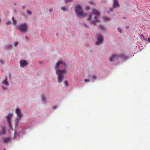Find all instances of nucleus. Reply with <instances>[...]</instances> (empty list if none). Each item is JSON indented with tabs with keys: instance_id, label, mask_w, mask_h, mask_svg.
Here are the masks:
<instances>
[{
	"instance_id": "obj_9",
	"label": "nucleus",
	"mask_w": 150,
	"mask_h": 150,
	"mask_svg": "<svg viewBox=\"0 0 150 150\" xmlns=\"http://www.w3.org/2000/svg\"><path fill=\"white\" fill-rule=\"evenodd\" d=\"M13 116V115L10 113L8 114V115L7 116L6 118L7 120V121L9 124V126L10 127V128H11L12 125L11 122V119L12 117Z\"/></svg>"
},
{
	"instance_id": "obj_22",
	"label": "nucleus",
	"mask_w": 150,
	"mask_h": 150,
	"mask_svg": "<svg viewBox=\"0 0 150 150\" xmlns=\"http://www.w3.org/2000/svg\"><path fill=\"white\" fill-rule=\"evenodd\" d=\"M117 30L120 33H121V28H117Z\"/></svg>"
},
{
	"instance_id": "obj_12",
	"label": "nucleus",
	"mask_w": 150,
	"mask_h": 150,
	"mask_svg": "<svg viewBox=\"0 0 150 150\" xmlns=\"http://www.w3.org/2000/svg\"><path fill=\"white\" fill-rule=\"evenodd\" d=\"M11 138L9 137L4 138L3 139V142L5 143H8L11 140Z\"/></svg>"
},
{
	"instance_id": "obj_26",
	"label": "nucleus",
	"mask_w": 150,
	"mask_h": 150,
	"mask_svg": "<svg viewBox=\"0 0 150 150\" xmlns=\"http://www.w3.org/2000/svg\"><path fill=\"white\" fill-rule=\"evenodd\" d=\"M18 44V42L17 41H16L14 43V45L15 46H16Z\"/></svg>"
},
{
	"instance_id": "obj_21",
	"label": "nucleus",
	"mask_w": 150,
	"mask_h": 150,
	"mask_svg": "<svg viewBox=\"0 0 150 150\" xmlns=\"http://www.w3.org/2000/svg\"><path fill=\"white\" fill-rule=\"evenodd\" d=\"M113 11V9L112 8H110L109 9V11H107L108 13H109L110 12H112Z\"/></svg>"
},
{
	"instance_id": "obj_33",
	"label": "nucleus",
	"mask_w": 150,
	"mask_h": 150,
	"mask_svg": "<svg viewBox=\"0 0 150 150\" xmlns=\"http://www.w3.org/2000/svg\"><path fill=\"white\" fill-rule=\"evenodd\" d=\"M89 6H88V7H86V9L87 10H88V9H89Z\"/></svg>"
},
{
	"instance_id": "obj_6",
	"label": "nucleus",
	"mask_w": 150,
	"mask_h": 150,
	"mask_svg": "<svg viewBox=\"0 0 150 150\" xmlns=\"http://www.w3.org/2000/svg\"><path fill=\"white\" fill-rule=\"evenodd\" d=\"M122 57V55L119 54H113L110 57L109 61L111 62H112L115 59L121 58Z\"/></svg>"
},
{
	"instance_id": "obj_4",
	"label": "nucleus",
	"mask_w": 150,
	"mask_h": 150,
	"mask_svg": "<svg viewBox=\"0 0 150 150\" xmlns=\"http://www.w3.org/2000/svg\"><path fill=\"white\" fill-rule=\"evenodd\" d=\"M16 113L17 114V116L18 117L16 119V122L17 124L19 123V120L22 117L23 115L21 113V112L20 109L18 108H16Z\"/></svg>"
},
{
	"instance_id": "obj_36",
	"label": "nucleus",
	"mask_w": 150,
	"mask_h": 150,
	"mask_svg": "<svg viewBox=\"0 0 150 150\" xmlns=\"http://www.w3.org/2000/svg\"><path fill=\"white\" fill-rule=\"evenodd\" d=\"M54 109H56V106H54Z\"/></svg>"
},
{
	"instance_id": "obj_38",
	"label": "nucleus",
	"mask_w": 150,
	"mask_h": 150,
	"mask_svg": "<svg viewBox=\"0 0 150 150\" xmlns=\"http://www.w3.org/2000/svg\"><path fill=\"white\" fill-rule=\"evenodd\" d=\"M4 150H6V149H4Z\"/></svg>"
},
{
	"instance_id": "obj_7",
	"label": "nucleus",
	"mask_w": 150,
	"mask_h": 150,
	"mask_svg": "<svg viewBox=\"0 0 150 150\" xmlns=\"http://www.w3.org/2000/svg\"><path fill=\"white\" fill-rule=\"evenodd\" d=\"M97 41L96 42L97 45H99L102 43L103 40V37L102 35H98L97 36Z\"/></svg>"
},
{
	"instance_id": "obj_19",
	"label": "nucleus",
	"mask_w": 150,
	"mask_h": 150,
	"mask_svg": "<svg viewBox=\"0 0 150 150\" xmlns=\"http://www.w3.org/2000/svg\"><path fill=\"white\" fill-rule=\"evenodd\" d=\"M65 3L67 4L68 3L72 1V0H65Z\"/></svg>"
},
{
	"instance_id": "obj_24",
	"label": "nucleus",
	"mask_w": 150,
	"mask_h": 150,
	"mask_svg": "<svg viewBox=\"0 0 150 150\" xmlns=\"http://www.w3.org/2000/svg\"><path fill=\"white\" fill-rule=\"evenodd\" d=\"M27 13L29 14V15H31L32 14V12L30 11L27 10Z\"/></svg>"
},
{
	"instance_id": "obj_32",
	"label": "nucleus",
	"mask_w": 150,
	"mask_h": 150,
	"mask_svg": "<svg viewBox=\"0 0 150 150\" xmlns=\"http://www.w3.org/2000/svg\"><path fill=\"white\" fill-rule=\"evenodd\" d=\"M83 24L84 25V26H85L86 28H87V27H88V26H87V25L86 24H85V23H83Z\"/></svg>"
},
{
	"instance_id": "obj_3",
	"label": "nucleus",
	"mask_w": 150,
	"mask_h": 150,
	"mask_svg": "<svg viewBox=\"0 0 150 150\" xmlns=\"http://www.w3.org/2000/svg\"><path fill=\"white\" fill-rule=\"evenodd\" d=\"M75 11L78 16L79 18L83 17L86 16V14L83 11L81 6L77 5L74 7Z\"/></svg>"
},
{
	"instance_id": "obj_30",
	"label": "nucleus",
	"mask_w": 150,
	"mask_h": 150,
	"mask_svg": "<svg viewBox=\"0 0 150 150\" xmlns=\"http://www.w3.org/2000/svg\"><path fill=\"white\" fill-rule=\"evenodd\" d=\"M85 82H89V80L88 79H85L84 80Z\"/></svg>"
},
{
	"instance_id": "obj_10",
	"label": "nucleus",
	"mask_w": 150,
	"mask_h": 150,
	"mask_svg": "<svg viewBox=\"0 0 150 150\" xmlns=\"http://www.w3.org/2000/svg\"><path fill=\"white\" fill-rule=\"evenodd\" d=\"M120 6L117 0H113V7L114 8L119 7Z\"/></svg>"
},
{
	"instance_id": "obj_23",
	"label": "nucleus",
	"mask_w": 150,
	"mask_h": 150,
	"mask_svg": "<svg viewBox=\"0 0 150 150\" xmlns=\"http://www.w3.org/2000/svg\"><path fill=\"white\" fill-rule=\"evenodd\" d=\"M104 19L105 20H110V18L107 17H104Z\"/></svg>"
},
{
	"instance_id": "obj_25",
	"label": "nucleus",
	"mask_w": 150,
	"mask_h": 150,
	"mask_svg": "<svg viewBox=\"0 0 150 150\" xmlns=\"http://www.w3.org/2000/svg\"><path fill=\"white\" fill-rule=\"evenodd\" d=\"M61 9L62 10L64 11H66V8L65 7H62Z\"/></svg>"
},
{
	"instance_id": "obj_11",
	"label": "nucleus",
	"mask_w": 150,
	"mask_h": 150,
	"mask_svg": "<svg viewBox=\"0 0 150 150\" xmlns=\"http://www.w3.org/2000/svg\"><path fill=\"white\" fill-rule=\"evenodd\" d=\"M6 129L5 127L4 126L2 127L1 131H0V135H4L5 134Z\"/></svg>"
},
{
	"instance_id": "obj_17",
	"label": "nucleus",
	"mask_w": 150,
	"mask_h": 150,
	"mask_svg": "<svg viewBox=\"0 0 150 150\" xmlns=\"http://www.w3.org/2000/svg\"><path fill=\"white\" fill-rule=\"evenodd\" d=\"M140 38L142 40H144L145 38L144 35L142 34L141 35H140Z\"/></svg>"
},
{
	"instance_id": "obj_34",
	"label": "nucleus",
	"mask_w": 150,
	"mask_h": 150,
	"mask_svg": "<svg viewBox=\"0 0 150 150\" xmlns=\"http://www.w3.org/2000/svg\"><path fill=\"white\" fill-rule=\"evenodd\" d=\"M25 38L26 40H28V38L26 36H25Z\"/></svg>"
},
{
	"instance_id": "obj_20",
	"label": "nucleus",
	"mask_w": 150,
	"mask_h": 150,
	"mask_svg": "<svg viewBox=\"0 0 150 150\" xmlns=\"http://www.w3.org/2000/svg\"><path fill=\"white\" fill-rule=\"evenodd\" d=\"M100 28H101V29L103 30H104L105 29V27L103 26H100Z\"/></svg>"
},
{
	"instance_id": "obj_37",
	"label": "nucleus",
	"mask_w": 150,
	"mask_h": 150,
	"mask_svg": "<svg viewBox=\"0 0 150 150\" xmlns=\"http://www.w3.org/2000/svg\"><path fill=\"white\" fill-rule=\"evenodd\" d=\"M126 28H128L127 27H126Z\"/></svg>"
},
{
	"instance_id": "obj_28",
	"label": "nucleus",
	"mask_w": 150,
	"mask_h": 150,
	"mask_svg": "<svg viewBox=\"0 0 150 150\" xmlns=\"http://www.w3.org/2000/svg\"><path fill=\"white\" fill-rule=\"evenodd\" d=\"M92 78H93L94 79H97V76H95V75H94V76H92Z\"/></svg>"
},
{
	"instance_id": "obj_35",
	"label": "nucleus",
	"mask_w": 150,
	"mask_h": 150,
	"mask_svg": "<svg viewBox=\"0 0 150 150\" xmlns=\"http://www.w3.org/2000/svg\"><path fill=\"white\" fill-rule=\"evenodd\" d=\"M148 41L150 42V38H149L148 39Z\"/></svg>"
},
{
	"instance_id": "obj_8",
	"label": "nucleus",
	"mask_w": 150,
	"mask_h": 150,
	"mask_svg": "<svg viewBox=\"0 0 150 150\" xmlns=\"http://www.w3.org/2000/svg\"><path fill=\"white\" fill-rule=\"evenodd\" d=\"M20 66L21 67H24L27 66L28 63L25 60H21L20 62Z\"/></svg>"
},
{
	"instance_id": "obj_5",
	"label": "nucleus",
	"mask_w": 150,
	"mask_h": 150,
	"mask_svg": "<svg viewBox=\"0 0 150 150\" xmlns=\"http://www.w3.org/2000/svg\"><path fill=\"white\" fill-rule=\"evenodd\" d=\"M17 27L22 32H26L28 28L27 24L26 23L21 24L19 26H17Z\"/></svg>"
},
{
	"instance_id": "obj_29",
	"label": "nucleus",
	"mask_w": 150,
	"mask_h": 150,
	"mask_svg": "<svg viewBox=\"0 0 150 150\" xmlns=\"http://www.w3.org/2000/svg\"><path fill=\"white\" fill-rule=\"evenodd\" d=\"M65 84L66 85H68V82L67 81V80L65 81Z\"/></svg>"
},
{
	"instance_id": "obj_1",
	"label": "nucleus",
	"mask_w": 150,
	"mask_h": 150,
	"mask_svg": "<svg viewBox=\"0 0 150 150\" xmlns=\"http://www.w3.org/2000/svg\"><path fill=\"white\" fill-rule=\"evenodd\" d=\"M63 64L64 67L66 66V64L62 60H59L55 64L54 66V68L56 69V74L58 75L57 77V80L59 83H61L63 79V75L64 74L67 73L66 69H59L60 65Z\"/></svg>"
},
{
	"instance_id": "obj_27",
	"label": "nucleus",
	"mask_w": 150,
	"mask_h": 150,
	"mask_svg": "<svg viewBox=\"0 0 150 150\" xmlns=\"http://www.w3.org/2000/svg\"><path fill=\"white\" fill-rule=\"evenodd\" d=\"M11 22L10 21H8L6 23V25H10V24H11Z\"/></svg>"
},
{
	"instance_id": "obj_16",
	"label": "nucleus",
	"mask_w": 150,
	"mask_h": 150,
	"mask_svg": "<svg viewBox=\"0 0 150 150\" xmlns=\"http://www.w3.org/2000/svg\"><path fill=\"white\" fill-rule=\"evenodd\" d=\"M7 47L9 49H11L12 47V45L10 44H8L7 45Z\"/></svg>"
},
{
	"instance_id": "obj_31",
	"label": "nucleus",
	"mask_w": 150,
	"mask_h": 150,
	"mask_svg": "<svg viewBox=\"0 0 150 150\" xmlns=\"http://www.w3.org/2000/svg\"><path fill=\"white\" fill-rule=\"evenodd\" d=\"M53 11V9L52 8H50L49 10V11L51 12Z\"/></svg>"
},
{
	"instance_id": "obj_13",
	"label": "nucleus",
	"mask_w": 150,
	"mask_h": 150,
	"mask_svg": "<svg viewBox=\"0 0 150 150\" xmlns=\"http://www.w3.org/2000/svg\"><path fill=\"white\" fill-rule=\"evenodd\" d=\"M119 54L122 55V57L121 58H123L124 59H128V56L125 55V53L124 52L122 54Z\"/></svg>"
},
{
	"instance_id": "obj_18",
	"label": "nucleus",
	"mask_w": 150,
	"mask_h": 150,
	"mask_svg": "<svg viewBox=\"0 0 150 150\" xmlns=\"http://www.w3.org/2000/svg\"><path fill=\"white\" fill-rule=\"evenodd\" d=\"M42 100L43 101H45L46 99V98L45 96H42Z\"/></svg>"
},
{
	"instance_id": "obj_2",
	"label": "nucleus",
	"mask_w": 150,
	"mask_h": 150,
	"mask_svg": "<svg viewBox=\"0 0 150 150\" xmlns=\"http://www.w3.org/2000/svg\"><path fill=\"white\" fill-rule=\"evenodd\" d=\"M99 14V12L96 9H93L92 13L89 15L88 20L90 21V23L96 24L98 22V17Z\"/></svg>"
},
{
	"instance_id": "obj_14",
	"label": "nucleus",
	"mask_w": 150,
	"mask_h": 150,
	"mask_svg": "<svg viewBox=\"0 0 150 150\" xmlns=\"http://www.w3.org/2000/svg\"><path fill=\"white\" fill-rule=\"evenodd\" d=\"M2 83L7 86H8L9 85V83L7 81V77H5V79L2 82Z\"/></svg>"
},
{
	"instance_id": "obj_15",
	"label": "nucleus",
	"mask_w": 150,
	"mask_h": 150,
	"mask_svg": "<svg viewBox=\"0 0 150 150\" xmlns=\"http://www.w3.org/2000/svg\"><path fill=\"white\" fill-rule=\"evenodd\" d=\"M12 18L13 21V24L14 25H16L17 23V21L14 19V18L13 17H12Z\"/></svg>"
}]
</instances>
